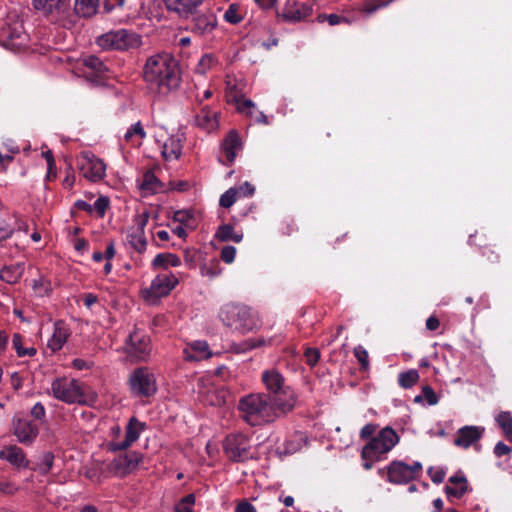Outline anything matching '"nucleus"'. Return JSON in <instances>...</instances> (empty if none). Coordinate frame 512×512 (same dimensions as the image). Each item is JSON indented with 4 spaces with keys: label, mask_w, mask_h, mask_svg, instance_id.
I'll return each instance as SVG.
<instances>
[{
    "label": "nucleus",
    "mask_w": 512,
    "mask_h": 512,
    "mask_svg": "<svg viewBox=\"0 0 512 512\" xmlns=\"http://www.w3.org/2000/svg\"><path fill=\"white\" fill-rule=\"evenodd\" d=\"M448 483L449 485L444 488L448 499L452 497L460 499L469 491L468 480L462 471H458L455 475L449 477Z\"/></svg>",
    "instance_id": "21"
},
{
    "label": "nucleus",
    "mask_w": 512,
    "mask_h": 512,
    "mask_svg": "<svg viewBox=\"0 0 512 512\" xmlns=\"http://www.w3.org/2000/svg\"><path fill=\"white\" fill-rule=\"evenodd\" d=\"M53 396L67 404H85L84 385L76 379L56 378L51 385Z\"/></svg>",
    "instance_id": "7"
},
{
    "label": "nucleus",
    "mask_w": 512,
    "mask_h": 512,
    "mask_svg": "<svg viewBox=\"0 0 512 512\" xmlns=\"http://www.w3.org/2000/svg\"><path fill=\"white\" fill-rule=\"evenodd\" d=\"M251 448L250 439L242 433L228 435L223 441V451L233 462L254 459Z\"/></svg>",
    "instance_id": "8"
},
{
    "label": "nucleus",
    "mask_w": 512,
    "mask_h": 512,
    "mask_svg": "<svg viewBox=\"0 0 512 512\" xmlns=\"http://www.w3.org/2000/svg\"><path fill=\"white\" fill-rule=\"evenodd\" d=\"M361 458L363 460V468L365 470H370L374 464V462L376 461H379L380 458L377 457L375 454L373 453H369V455L367 456H364L363 454V450L361 451Z\"/></svg>",
    "instance_id": "57"
},
{
    "label": "nucleus",
    "mask_w": 512,
    "mask_h": 512,
    "mask_svg": "<svg viewBox=\"0 0 512 512\" xmlns=\"http://www.w3.org/2000/svg\"><path fill=\"white\" fill-rule=\"evenodd\" d=\"M134 135L140 136V138H145L146 133L141 125L140 122H137L136 124L132 125L130 129L125 133V140L129 141Z\"/></svg>",
    "instance_id": "50"
},
{
    "label": "nucleus",
    "mask_w": 512,
    "mask_h": 512,
    "mask_svg": "<svg viewBox=\"0 0 512 512\" xmlns=\"http://www.w3.org/2000/svg\"><path fill=\"white\" fill-rule=\"evenodd\" d=\"M78 167L82 175L92 182H98L105 176V163L92 153L84 152L78 163Z\"/></svg>",
    "instance_id": "15"
},
{
    "label": "nucleus",
    "mask_w": 512,
    "mask_h": 512,
    "mask_svg": "<svg viewBox=\"0 0 512 512\" xmlns=\"http://www.w3.org/2000/svg\"><path fill=\"white\" fill-rule=\"evenodd\" d=\"M242 143L236 130H230L222 142V149L227 158V165H231L236 156L237 151L241 149Z\"/></svg>",
    "instance_id": "24"
},
{
    "label": "nucleus",
    "mask_w": 512,
    "mask_h": 512,
    "mask_svg": "<svg viewBox=\"0 0 512 512\" xmlns=\"http://www.w3.org/2000/svg\"><path fill=\"white\" fill-rule=\"evenodd\" d=\"M0 459L6 460L18 469H25L29 467V460L26 458L23 449L17 445L4 447V449L0 451Z\"/></svg>",
    "instance_id": "22"
},
{
    "label": "nucleus",
    "mask_w": 512,
    "mask_h": 512,
    "mask_svg": "<svg viewBox=\"0 0 512 512\" xmlns=\"http://www.w3.org/2000/svg\"><path fill=\"white\" fill-rule=\"evenodd\" d=\"M235 512H256V509L250 502L243 499L236 505Z\"/></svg>",
    "instance_id": "62"
},
{
    "label": "nucleus",
    "mask_w": 512,
    "mask_h": 512,
    "mask_svg": "<svg viewBox=\"0 0 512 512\" xmlns=\"http://www.w3.org/2000/svg\"><path fill=\"white\" fill-rule=\"evenodd\" d=\"M12 432L18 442L24 445H31L39 434L38 426L25 417L14 416L11 422Z\"/></svg>",
    "instance_id": "16"
},
{
    "label": "nucleus",
    "mask_w": 512,
    "mask_h": 512,
    "mask_svg": "<svg viewBox=\"0 0 512 512\" xmlns=\"http://www.w3.org/2000/svg\"><path fill=\"white\" fill-rule=\"evenodd\" d=\"M148 220H149L148 212H143L142 214L136 215L134 217V223H135L136 227L133 228L132 230L141 231L142 234H145V227L148 223Z\"/></svg>",
    "instance_id": "49"
},
{
    "label": "nucleus",
    "mask_w": 512,
    "mask_h": 512,
    "mask_svg": "<svg viewBox=\"0 0 512 512\" xmlns=\"http://www.w3.org/2000/svg\"><path fill=\"white\" fill-rule=\"evenodd\" d=\"M24 263H16L4 266L0 269V279L8 284L17 283L24 273Z\"/></svg>",
    "instance_id": "28"
},
{
    "label": "nucleus",
    "mask_w": 512,
    "mask_h": 512,
    "mask_svg": "<svg viewBox=\"0 0 512 512\" xmlns=\"http://www.w3.org/2000/svg\"><path fill=\"white\" fill-rule=\"evenodd\" d=\"M378 428L377 424L368 423L366 424L360 431V438L362 440L371 439L372 435L375 433L376 429Z\"/></svg>",
    "instance_id": "55"
},
{
    "label": "nucleus",
    "mask_w": 512,
    "mask_h": 512,
    "mask_svg": "<svg viewBox=\"0 0 512 512\" xmlns=\"http://www.w3.org/2000/svg\"><path fill=\"white\" fill-rule=\"evenodd\" d=\"M326 20L331 26L338 25L340 23H349L347 18L334 13L327 15Z\"/></svg>",
    "instance_id": "64"
},
{
    "label": "nucleus",
    "mask_w": 512,
    "mask_h": 512,
    "mask_svg": "<svg viewBox=\"0 0 512 512\" xmlns=\"http://www.w3.org/2000/svg\"><path fill=\"white\" fill-rule=\"evenodd\" d=\"M129 387L137 397H150L157 391L154 374L147 367L136 368L130 375Z\"/></svg>",
    "instance_id": "10"
},
{
    "label": "nucleus",
    "mask_w": 512,
    "mask_h": 512,
    "mask_svg": "<svg viewBox=\"0 0 512 512\" xmlns=\"http://www.w3.org/2000/svg\"><path fill=\"white\" fill-rule=\"evenodd\" d=\"M182 146L180 141L169 138L162 146V156L165 160L178 159L181 155Z\"/></svg>",
    "instance_id": "34"
},
{
    "label": "nucleus",
    "mask_w": 512,
    "mask_h": 512,
    "mask_svg": "<svg viewBox=\"0 0 512 512\" xmlns=\"http://www.w3.org/2000/svg\"><path fill=\"white\" fill-rule=\"evenodd\" d=\"M70 336V330L63 320H58L54 324V333L48 341V347L56 352L59 351L66 343Z\"/></svg>",
    "instance_id": "25"
},
{
    "label": "nucleus",
    "mask_w": 512,
    "mask_h": 512,
    "mask_svg": "<svg viewBox=\"0 0 512 512\" xmlns=\"http://www.w3.org/2000/svg\"><path fill=\"white\" fill-rule=\"evenodd\" d=\"M224 20L230 24H238L243 20L238 4L233 3L229 5L228 9L224 13Z\"/></svg>",
    "instance_id": "40"
},
{
    "label": "nucleus",
    "mask_w": 512,
    "mask_h": 512,
    "mask_svg": "<svg viewBox=\"0 0 512 512\" xmlns=\"http://www.w3.org/2000/svg\"><path fill=\"white\" fill-rule=\"evenodd\" d=\"M55 456L52 452L47 451L44 452L42 455L41 462L37 465L36 468H33L34 470H38L41 474L46 475L48 474L54 463Z\"/></svg>",
    "instance_id": "39"
},
{
    "label": "nucleus",
    "mask_w": 512,
    "mask_h": 512,
    "mask_svg": "<svg viewBox=\"0 0 512 512\" xmlns=\"http://www.w3.org/2000/svg\"><path fill=\"white\" fill-rule=\"evenodd\" d=\"M382 6L380 5V3H378L377 0H371V1H368L364 4L363 8H362V11L367 13V14H372L374 13L375 11H377L379 8H381Z\"/></svg>",
    "instance_id": "63"
},
{
    "label": "nucleus",
    "mask_w": 512,
    "mask_h": 512,
    "mask_svg": "<svg viewBox=\"0 0 512 512\" xmlns=\"http://www.w3.org/2000/svg\"><path fill=\"white\" fill-rule=\"evenodd\" d=\"M140 188L143 191L153 194L161 191L163 189V185L155 174L149 170L145 172Z\"/></svg>",
    "instance_id": "33"
},
{
    "label": "nucleus",
    "mask_w": 512,
    "mask_h": 512,
    "mask_svg": "<svg viewBox=\"0 0 512 512\" xmlns=\"http://www.w3.org/2000/svg\"><path fill=\"white\" fill-rule=\"evenodd\" d=\"M192 350H194L198 355L196 356H187L189 360H200L203 358H209L211 356V352H209V347L207 342L205 341H196L191 345Z\"/></svg>",
    "instance_id": "38"
},
{
    "label": "nucleus",
    "mask_w": 512,
    "mask_h": 512,
    "mask_svg": "<svg viewBox=\"0 0 512 512\" xmlns=\"http://www.w3.org/2000/svg\"><path fill=\"white\" fill-rule=\"evenodd\" d=\"M214 58L211 55H203L199 60L195 72L204 75L213 65Z\"/></svg>",
    "instance_id": "45"
},
{
    "label": "nucleus",
    "mask_w": 512,
    "mask_h": 512,
    "mask_svg": "<svg viewBox=\"0 0 512 512\" xmlns=\"http://www.w3.org/2000/svg\"><path fill=\"white\" fill-rule=\"evenodd\" d=\"M398 442V434L393 428L386 426L363 447V454L367 456L369 453H373L380 458L382 454L388 453Z\"/></svg>",
    "instance_id": "11"
},
{
    "label": "nucleus",
    "mask_w": 512,
    "mask_h": 512,
    "mask_svg": "<svg viewBox=\"0 0 512 512\" xmlns=\"http://www.w3.org/2000/svg\"><path fill=\"white\" fill-rule=\"evenodd\" d=\"M142 460V455L136 451L121 453L108 465L110 472L117 476L125 477L132 473Z\"/></svg>",
    "instance_id": "14"
},
{
    "label": "nucleus",
    "mask_w": 512,
    "mask_h": 512,
    "mask_svg": "<svg viewBox=\"0 0 512 512\" xmlns=\"http://www.w3.org/2000/svg\"><path fill=\"white\" fill-rule=\"evenodd\" d=\"M419 380V373L415 369L401 372L398 375V383L404 389L413 387Z\"/></svg>",
    "instance_id": "37"
},
{
    "label": "nucleus",
    "mask_w": 512,
    "mask_h": 512,
    "mask_svg": "<svg viewBox=\"0 0 512 512\" xmlns=\"http://www.w3.org/2000/svg\"><path fill=\"white\" fill-rule=\"evenodd\" d=\"M236 256V248L234 246H225L221 250L220 258L225 263H232Z\"/></svg>",
    "instance_id": "51"
},
{
    "label": "nucleus",
    "mask_w": 512,
    "mask_h": 512,
    "mask_svg": "<svg viewBox=\"0 0 512 512\" xmlns=\"http://www.w3.org/2000/svg\"><path fill=\"white\" fill-rule=\"evenodd\" d=\"M195 504V495L188 494L183 497L175 506V512H192Z\"/></svg>",
    "instance_id": "42"
},
{
    "label": "nucleus",
    "mask_w": 512,
    "mask_h": 512,
    "mask_svg": "<svg viewBox=\"0 0 512 512\" xmlns=\"http://www.w3.org/2000/svg\"><path fill=\"white\" fill-rule=\"evenodd\" d=\"M238 409L242 412L243 419L251 426L273 422L285 416L278 413L266 393H251L240 398Z\"/></svg>",
    "instance_id": "3"
},
{
    "label": "nucleus",
    "mask_w": 512,
    "mask_h": 512,
    "mask_svg": "<svg viewBox=\"0 0 512 512\" xmlns=\"http://www.w3.org/2000/svg\"><path fill=\"white\" fill-rule=\"evenodd\" d=\"M235 188L238 190V196H252L255 192V187L249 182Z\"/></svg>",
    "instance_id": "59"
},
{
    "label": "nucleus",
    "mask_w": 512,
    "mask_h": 512,
    "mask_svg": "<svg viewBox=\"0 0 512 512\" xmlns=\"http://www.w3.org/2000/svg\"><path fill=\"white\" fill-rule=\"evenodd\" d=\"M304 357L306 363L309 366L314 367L320 359V351L317 348L308 347L305 349Z\"/></svg>",
    "instance_id": "46"
},
{
    "label": "nucleus",
    "mask_w": 512,
    "mask_h": 512,
    "mask_svg": "<svg viewBox=\"0 0 512 512\" xmlns=\"http://www.w3.org/2000/svg\"><path fill=\"white\" fill-rule=\"evenodd\" d=\"M17 486L9 481H1L0 482V492L6 495H13L17 492Z\"/></svg>",
    "instance_id": "58"
},
{
    "label": "nucleus",
    "mask_w": 512,
    "mask_h": 512,
    "mask_svg": "<svg viewBox=\"0 0 512 512\" xmlns=\"http://www.w3.org/2000/svg\"><path fill=\"white\" fill-rule=\"evenodd\" d=\"M27 35L21 25H10L5 23L0 27V44L12 51H17L25 46Z\"/></svg>",
    "instance_id": "17"
},
{
    "label": "nucleus",
    "mask_w": 512,
    "mask_h": 512,
    "mask_svg": "<svg viewBox=\"0 0 512 512\" xmlns=\"http://www.w3.org/2000/svg\"><path fill=\"white\" fill-rule=\"evenodd\" d=\"M33 289L37 295L43 297L49 295L51 292V283L43 277H40L33 281Z\"/></svg>",
    "instance_id": "43"
},
{
    "label": "nucleus",
    "mask_w": 512,
    "mask_h": 512,
    "mask_svg": "<svg viewBox=\"0 0 512 512\" xmlns=\"http://www.w3.org/2000/svg\"><path fill=\"white\" fill-rule=\"evenodd\" d=\"M191 17L186 26V30L197 36L211 34L217 27V17L211 10L202 13L189 14Z\"/></svg>",
    "instance_id": "13"
},
{
    "label": "nucleus",
    "mask_w": 512,
    "mask_h": 512,
    "mask_svg": "<svg viewBox=\"0 0 512 512\" xmlns=\"http://www.w3.org/2000/svg\"><path fill=\"white\" fill-rule=\"evenodd\" d=\"M179 283L178 278L170 271L158 274L151 282L150 287L141 291L143 298L156 303L160 298L166 297Z\"/></svg>",
    "instance_id": "9"
},
{
    "label": "nucleus",
    "mask_w": 512,
    "mask_h": 512,
    "mask_svg": "<svg viewBox=\"0 0 512 512\" xmlns=\"http://www.w3.org/2000/svg\"><path fill=\"white\" fill-rule=\"evenodd\" d=\"M143 79L151 90L167 96L182 82L179 61L169 52L154 54L146 60Z\"/></svg>",
    "instance_id": "1"
},
{
    "label": "nucleus",
    "mask_w": 512,
    "mask_h": 512,
    "mask_svg": "<svg viewBox=\"0 0 512 512\" xmlns=\"http://www.w3.org/2000/svg\"><path fill=\"white\" fill-rule=\"evenodd\" d=\"M354 356L360 363V370L361 371H368L369 369V359H368V352L362 347L357 346L353 350Z\"/></svg>",
    "instance_id": "44"
},
{
    "label": "nucleus",
    "mask_w": 512,
    "mask_h": 512,
    "mask_svg": "<svg viewBox=\"0 0 512 512\" xmlns=\"http://www.w3.org/2000/svg\"><path fill=\"white\" fill-rule=\"evenodd\" d=\"M241 98H242V96L241 97L234 96V101L237 104L238 112L246 113V110H250L255 107V104L252 100H250V99L241 100Z\"/></svg>",
    "instance_id": "52"
},
{
    "label": "nucleus",
    "mask_w": 512,
    "mask_h": 512,
    "mask_svg": "<svg viewBox=\"0 0 512 512\" xmlns=\"http://www.w3.org/2000/svg\"><path fill=\"white\" fill-rule=\"evenodd\" d=\"M99 6V0H75L72 8L73 20L75 16L89 18L96 14Z\"/></svg>",
    "instance_id": "27"
},
{
    "label": "nucleus",
    "mask_w": 512,
    "mask_h": 512,
    "mask_svg": "<svg viewBox=\"0 0 512 512\" xmlns=\"http://www.w3.org/2000/svg\"><path fill=\"white\" fill-rule=\"evenodd\" d=\"M427 473L430 476L432 482L435 484L442 483L446 476V471L444 468L429 467Z\"/></svg>",
    "instance_id": "48"
},
{
    "label": "nucleus",
    "mask_w": 512,
    "mask_h": 512,
    "mask_svg": "<svg viewBox=\"0 0 512 512\" xmlns=\"http://www.w3.org/2000/svg\"><path fill=\"white\" fill-rule=\"evenodd\" d=\"M237 197L238 190L232 187L221 195L219 204L223 208H230L236 202Z\"/></svg>",
    "instance_id": "41"
},
{
    "label": "nucleus",
    "mask_w": 512,
    "mask_h": 512,
    "mask_svg": "<svg viewBox=\"0 0 512 512\" xmlns=\"http://www.w3.org/2000/svg\"><path fill=\"white\" fill-rule=\"evenodd\" d=\"M493 247L494 245H485L482 247V255L491 262L498 260V255L496 254Z\"/></svg>",
    "instance_id": "61"
},
{
    "label": "nucleus",
    "mask_w": 512,
    "mask_h": 512,
    "mask_svg": "<svg viewBox=\"0 0 512 512\" xmlns=\"http://www.w3.org/2000/svg\"><path fill=\"white\" fill-rule=\"evenodd\" d=\"M127 352L139 360H145L150 353V339L137 332L131 333L126 340Z\"/></svg>",
    "instance_id": "19"
},
{
    "label": "nucleus",
    "mask_w": 512,
    "mask_h": 512,
    "mask_svg": "<svg viewBox=\"0 0 512 512\" xmlns=\"http://www.w3.org/2000/svg\"><path fill=\"white\" fill-rule=\"evenodd\" d=\"M276 14L277 17L284 22L297 23L302 21L297 1H288L282 8L281 12L277 11Z\"/></svg>",
    "instance_id": "29"
},
{
    "label": "nucleus",
    "mask_w": 512,
    "mask_h": 512,
    "mask_svg": "<svg viewBox=\"0 0 512 512\" xmlns=\"http://www.w3.org/2000/svg\"><path fill=\"white\" fill-rule=\"evenodd\" d=\"M110 201L106 196H100L94 203L93 209L96 210L99 217H104L106 210L109 208Z\"/></svg>",
    "instance_id": "47"
},
{
    "label": "nucleus",
    "mask_w": 512,
    "mask_h": 512,
    "mask_svg": "<svg viewBox=\"0 0 512 512\" xmlns=\"http://www.w3.org/2000/svg\"><path fill=\"white\" fill-rule=\"evenodd\" d=\"M195 125L208 132L215 130L219 125L217 113L208 106L202 107L200 113L195 115Z\"/></svg>",
    "instance_id": "26"
},
{
    "label": "nucleus",
    "mask_w": 512,
    "mask_h": 512,
    "mask_svg": "<svg viewBox=\"0 0 512 512\" xmlns=\"http://www.w3.org/2000/svg\"><path fill=\"white\" fill-rule=\"evenodd\" d=\"M163 2L169 12L188 18L189 14H192L203 0H163Z\"/></svg>",
    "instance_id": "23"
},
{
    "label": "nucleus",
    "mask_w": 512,
    "mask_h": 512,
    "mask_svg": "<svg viewBox=\"0 0 512 512\" xmlns=\"http://www.w3.org/2000/svg\"><path fill=\"white\" fill-rule=\"evenodd\" d=\"M145 428V424L140 422L136 417H131L126 426L125 439L119 442H110L108 448L111 451H124L130 447L138 438Z\"/></svg>",
    "instance_id": "18"
},
{
    "label": "nucleus",
    "mask_w": 512,
    "mask_h": 512,
    "mask_svg": "<svg viewBox=\"0 0 512 512\" xmlns=\"http://www.w3.org/2000/svg\"><path fill=\"white\" fill-rule=\"evenodd\" d=\"M422 471V464L418 461L408 465L403 461L394 460L387 467V479L393 484H407L416 479Z\"/></svg>",
    "instance_id": "12"
},
{
    "label": "nucleus",
    "mask_w": 512,
    "mask_h": 512,
    "mask_svg": "<svg viewBox=\"0 0 512 512\" xmlns=\"http://www.w3.org/2000/svg\"><path fill=\"white\" fill-rule=\"evenodd\" d=\"M484 433L483 427L478 426H464L457 431V436L454 439V444L458 447L468 448L474 443L478 442Z\"/></svg>",
    "instance_id": "20"
},
{
    "label": "nucleus",
    "mask_w": 512,
    "mask_h": 512,
    "mask_svg": "<svg viewBox=\"0 0 512 512\" xmlns=\"http://www.w3.org/2000/svg\"><path fill=\"white\" fill-rule=\"evenodd\" d=\"M219 318L224 325L240 333L249 332L257 327L256 318L245 305L226 304L221 308Z\"/></svg>",
    "instance_id": "5"
},
{
    "label": "nucleus",
    "mask_w": 512,
    "mask_h": 512,
    "mask_svg": "<svg viewBox=\"0 0 512 512\" xmlns=\"http://www.w3.org/2000/svg\"><path fill=\"white\" fill-rule=\"evenodd\" d=\"M126 239L129 246L136 252L141 254L146 250L147 239L141 231L131 230L128 232Z\"/></svg>",
    "instance_id": "32"
},
{
    "label": "nucleus",
    "mask_w": 512,
    "mask_h": 512,
    "mask_svg": "<svg viewBox=\"0 0 512 512\" xmlns=\"http://www.w3.org/2000/svg\"><path fill=\"white\" fill-rule=\"evenodd\" d=\"M215 237L221 242L233 241L239 243L243 239V234L235 232L231 224H223L218 227Z\"/></svg>",
    "instance_id": "31"
},
{
    "label": "nucleus",
    "mask_w": 512,
    "mask_h": 512,
    "mask_svg": "<svg viewBox=\"0 0 512 512\" xmlns=\"http://www.w3.org/2000/svg\"><path fill=\"white\" fill-rule=\"evenodd\" d=\"M83 65L94 72L97 76H104L108 71V67L97 56L90 55L83 59Z\"/></svg>",
    "instance_id": "35"
},
{
    "label": "nucleus",
    "mask_w": 512,
    "mask_h": 512,
    "mask_svg": "<svg viewBox=\"0 0 512 512\" xmlns=\"http://www.w3.org/2000/svg\"><path fill=\"white\" fill-rule=\"evenodd\" d=\"M96 44L104 50L128 51L139 48L142 39L136 32L119 29L100 35L96 39Z\"/></svg>",
    "instance_id": "6"
},
{
    "label": "nucleus",
    "mask_w": 512,
    "mask_h": 512,
    "mask_svg": "<svg viewBox=\"0 0 512 512\" xmlns=\"http://www.w3.org/2000/svg\"><path fill=\"white\" fill-rule=\"evenodd\" d=\"M422 395L426 399L429 405H435L438 403V397L434 392L433 388L429 385L422 387Z\"/></svg>",
    "instance_id": "53"
},
{
    "label": "nucleus",
    "mask_w": 512,
    "mask_h": 512,
    "mask_svg": "<svg viewBox=\"0 0 512 512\" xmlns=\"http://www.w3.org/2000/svg\"><path fill=\"white\" fill-rule=\"evenodd\" d=\"M181 264L179 256L173 253H159L153 259L151 265L154 269L163 268L167 270L171 267H178Z\"/></svg>",
    "instance_id": "30"
},
{
    "label": "nucleus",
    "mask_w": 512,
    "mask_h": 512,
    "mask_svg": "<svg viewBox=\"0 0 512 512\" xmlns=\"http://www.w3.org/2000/svg\"><path fill=\"white\" fill-rule=\"evenodd\" d=\"M262 382L270 396L274 408L280 415H287L297 404V395L294 390L285 384V378L276 369H268L262 373Z\"/></svg>",
    "instance_id": "2"
},
{
    "label": "nucleus",
    "mask_w": 512,
    "mask_h": 512,
    "mask_svg": "<svg viewBox=\"0 0 512 512\" xmlns=\"http://www.w3.org/2000/svg\"><path fill=\"white\" fill-rule=\"evenodd\" d=\"M192 213L188 210H178L174 212L173 221L178 222L181 225H186L188 221L192 218Z\"/></svg>",
    "instance_id": "54"
},
{
    "label": "nucleus",
    "mask_w": 512,
    "mask_h": 512,
    "mask_svg": "<svg viewBox=\"0 0 512 512\" xmlns=\"http://www.w3.org/2000/svg\"><path fill=\"white\" fill-rule=\"evenodd\" d=\"M496 421L500 428L503 430V433L506 439L512 442V415L508 411H503L498 414L496 417Z\"/></svg>",
    "instance_id": "36"
},
{
    "label": "nucleus",
    "mask_w": 512,
    "mask_h": 512,
    "mask_svg": "<svg viewBox=\"0 0 512 512\" xmlns=\"http://www.w3.org/2000/svg\"><path fill=\"white\" fill-rule=\"evenodd\" d=\"M31 4L50 24L65 29L74 27L71 0H31Z\"/></svg>",
    "instance_id": "4"
},
{
    "label": "nucleus",
    "mask_w": 512,
    "mask_h": 512,
    "mask_svg": "<svg viewBox=\"0 0 512 512\" xmlns=\"http://www.w3.org/2000/svg\"><path fill=\"white\" fill-rule=\"evenodd\" d=\"M512 449L510 446L506 445L503 442H498L494 447V454L497 457H502L504 455H509L511 453Z\"/></svg>",
    "instance_id": "60"
},
{
    "label": "nucleus",
    "mask_w": 512,
    "mask_h": 512,
    "mask_svg": "<svg viewBox=\"0 0 512 512\" xmlns=\"http://www.w3.org/2000/svg\"><path fill=\"white\" fill-rule=\"evenodd\" d=\"M30 414L34 419L42 420L45 417L46 411L44 406L38 402L31 408Z\"/></svg>",
    "instance_id": "56"
}]
</instances>
